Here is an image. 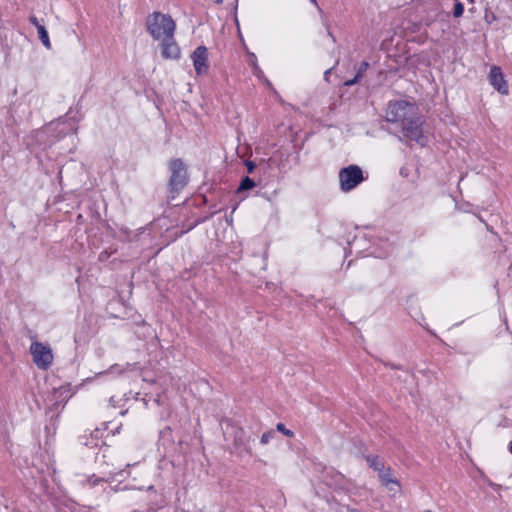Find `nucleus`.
I'll use <instances>...</instances> for the list:
<instances>
[{
	"mask_svg": "<svg viewBox=\"0 0 512 512\" xmlns=\"http://www.w3.org/2000/svg\"><path fill=\"white\" fill-rule=\"evenodd\" d=\"M147 31L154 40L160 41L174 35L176 24L168 14L153 12L147 17Z\"/></svg>",
	"mask_w": 512,
	"mask_h": 512,
	"instance_id": "obj_1",
	"label": "nucleus"
},
{
	"mask_svg": "<svg viewBox=\"0 0 512 512\" xmlns=\"http://www.w3.org/2000/svg\"><path fill=\"white\" fill-rule=\"evenodd\" d=\"M417 115L414 103L406 100L389 102L386 109V119L389 122H401L402 125Z\"/></svg>",
	"mask_w": 512,
	"mask_h": 512,
	"instance_id": "obj_2",
	"label": "nucleus"
},
{
	"mask_svg": "<svg viewBox=\"0 0 512 512\" xmlns=\"http://www.w3.org/2000/svg\"><path fill=\"white\" fill-rule=\"evenodd\" d=\"M339 189L348 193L357 188L367 177L364 176L362 168L356 164L343 167L338 173Z\"/></svg>",
	"mask_w": 512,
	"mask_h": 512,
	"instance_id": "obj_3",
	"label": "nucleus"
},
{
	"mask_svg": "<svg viewBox=\"0 0 512 512\" xmlns=\"http://www.w3.org/2000/svg\"><path fill=\"white\" fill-rule=\"evenodd\" d=\"M170 171V193H179L187 184V169L182 160L174 159L170 162Z\"/></svg>",
	"mask_w": 512,
	"mask_h": 512,
	"instance_id": "obj_4",
	"label": "nucleus"
},
{
	"mask_svg": "<svg viewBox=\"0 0 512 512\" xmlns=\"http://www.w3.org/2000/svg\"><path fill=\"white\" fill-rule=\"evenodd\" d=\"M422 120L416 115L407 123L403 124V135L410 141L416 142L418 145L424 147L428 143V135L422 128Z\"/></svg>",
	"mask_w": 512,
	"mask_h": 512,
	"instance_id": "obj_5",
	"label": "nucleus"
},
{
	"mask_svg": "<svg viewBox=\"0 0 512 512\" xmlns=\"http://www.w3.org/2000/svg\"><path fill=\"white\" fill-rule=\"evenodd\" d=\"M33 362L39 369L47 370L53 362V353L50 347L41 342H33L30 346Z\"/></svg>",
	"mask_w": 512,
	"mask_h": 512,
	"instance_id": "obj_6",
	"label": "nucleus"
},
{
	"mask_svg": "<svg viewBox=\"0 0 512 512\" xmlns=\"http://www.w3.org/2000/svg\"><path fill=\"white\" fill-rule=\"evenodd\" d=\"M193 68L197 76L207 75L210 69L209 50L206 46L200 45L190 54Z\"/></svg>",
	"mask_w": 512,
	"mask_h": 512,
	"instance_id": "obj_7",
	"label": "nucleus"
},
{
	"mask_svg": "<svg viewBox=\"0 0 512 512\" xmlns=\"http://www.w3.org/2000/svg\"><path fill=\"white\" fill-rule=\"evenodd\" d=\"M489 84L501 95L509 94V85L504 77L501 68L497 65H492L488 74Z\"/></svg>",
	"mask_w": 512,
	"mask_h": 512,
	"instance_id": "obj_8",
	"label": "nucleus"
},
{
	"mask_svg": "<svg viewBox=\"0 0 512 512\" xmlns=\"http://www.w3.org/2000/svg\"><path fill=\"white\" fill-rule=\"evenodd\" d=\"M161 56L167 60H177L181 56V50L175 41L174 35L160 40Z\"/></svg>",
	"mask_w": 512,
	"mask_h": 512,
	"instance_id": "obj_9",
	"label": "nucleus"
},
{
	"mask_svg": "<svg viewBox=\"0 0 512 512\" xmlns=\"http://www.w3.org/2000/svg\"><path fill=\"white\" fill-rule=\"evenodd\" d=\"M249 438L246 437L245 432L242 428H236L234 430L233 444L235 448L241 449L251 455V449L248 445Z\"/></svg>",
	"mask_w": 512,
	"mask_h": 512,
	"instance_id": "obj_10",
	"label": "nucleus"
},
{
	"mask_svg": "<svg viewBox=\"0 0 512 512\" xmlns=\"http://www.w3.org/2000/svg\"><path fill=\"white\" fill-rule=\"evenodd\" d=\"M101 438V431L99 429H95L89 435L83 434L79 437V443L83 446L94 448L99 445V441Z\"/></svg>",
	"mask_w": 512,
	"mask_h": 512,
	"instance_id": "obj_11",
	"label": "nucleus"
},
{
	"mask_svg": "<svg viewBox=\"0 0 512 512\" xmlns=\"http://www.w3.org/2000/svg\"><path fill=\"white\" fill-rule=\"evenodd\" d=\"M178 227L179 226H169V227H167V229L165 230L164 234L162 235V237L164 238V241H165V245H168L171 242H174L180 236H182L183 234H185L188 231H190L194 226H189L188 229L181 230V231H178Z\"/></svg>",
	"mask_w": 512,
	"mask_h": 512,
	"instance_id": "obj_12",
	"label": "nucleus"
},
{
	"mask_svg": "<svg viewBox=\"0 0 512 512\" xmlns=\"http://www.w3.org/2000/svg\"><path fill=\"white\" fill-rule=\"evenodd\" d=\"M53 396L55 398V405L59 404V400L67 401L71 396L70 385L68 384L66 386H60L59 388L54 389Z\"/></svg>",
	"mask_w": 512,
	"mask_h": 512,
	"instance_id": "obj_13",
	"label": "nucleus"
},
{
	"mask_svg": "<svg viewBox=\"0 0 512 512\" xmlns=\"http://www.w3.org/2000/svg\"><path fill=\"white\" fill-rule=\"evenodd\" d=\"M378 476L383 485L389 486V484H394L399 486V482L391 477V468L384 467L381 471L378 472Z\"/></svg>",
	"mask_w": 512,
	"mask_h": 512,
	"instance_id": "obj_14",
	"label": "nucleus"
},
{
	"mask_svg": "<svg viewBox=\"0 0 512 512\" xmlns=\"http://www.w3.org/2000/svg\"><path fill=\"white\" fill-rule=\"evenodd\" d=\"M365 459L369 467L374 471L379 472L385 467L384 462L378 455H367Z\"/></svg>",
	"mask_w": 512,
	"mask_h": 512,
	"instance_id": "obj_15",
	"label": "nucleus"
},
{
	"mask_svg": "<svg viewBox=\"0 0 512 512\" xmlns=\"http://www.w3.org/2000/svg\"><path fill=\"white\" fill-rule=\"evenodd\" d=\"M250 65L252 67V73L257 79L264 78V72L258 65L257 57L254 53H250Z\"/></svg>",
	"mask_w": 512,
	"mask_h": 512,
	"instance_id": "obj_16",
	"label": "nucleus"
},
{
	"mask_svg": "<svg viewBox=\"0 0 512 512\" xmlns=\"http://www.w3.org/2000/svg\"><path fill=\"white\" fill-rule=\"evenodd\" d=\"M37 32H38L39 39L42 42V44L45 46V48L51 49V42H50L49 35H48V32H47L45 26L38 27Z\"/></svg>",
	"mask_w": 512,
	"mask_h": 512,
	"instance_id": "obj_17",
	"label": "nucleus"
},
{
	"mask_svg": "<svg viewBox=\"0 0 512 512\" xmlns=\"http://www.w3.org/2000/svg\"><path fill=\"white\" fill-rule=\"evenodd\" d=\"M113 480V477L103 478V477H97L96 475H92L87 479L88 484L90 487H95L102 483H111Z\"/></svg>",
	"mask_w": 512,
	"mask_h": 512,
	"instance_id": "obj_18",
	"label": "nucleus"
},
{
	"mask_svg": "<svg viewBox=\"0 0 512 512\" xmlns=\"http://www.w3.org/2000/svg\"><path fill=\"white\" fill-rule=\"evenodd\" d=\"M255 185H256L255 181L253 179H251L250 177L246 176L241 180L239 187H238V192L250 190V189L254 188Z\"/></svg>",
	"mask_w": 512,
	"mask_h": 512,
	"instance_id": "obj_19",
	"label": "nucleus"
},
{
	"mask_svg": "<svg viewBox=\"0 0 512 512\" xmlns=\"http://www.w3.org/2000/svg\"><path fill=\"white\" fill-rule=\"evenodd\" d=\"M135 367V364L126 363L125 366H121L119 364L112 365L109 369L111 374H122L126 370H132Z\"/></svg>",
	"mask_w": 512,
	"mask_h": 512,
	"instance_id": "obj_20",
	"label": "nucleus"
},
{
	"mask_svg": "<svg viewBox=\"0 0 512 512\" xmlns=\"http://www.w3.org/2000/svg\"><path fill=\"white\" fill-rule=\"evenodd\" d=\"M275 437H276V431L270 429L262 434V436L260 438V443L262 445H267Z\"/></svg>",
	"mask_w": 512,
	"mask_h": 512,
	"instance_id": "obj_21",
	"label": "nucleus"
},
{
	"mask_svg": "<svg viewBox=\"0 0 512 512\" xmlns=\"http://www.w3.org/2000/svg\"><path fill=\"white\" fill-rule=\"evenodd\" d=\"M276 430L278 432L283 433L287 437H293L294 436V432L291 431L290 429H287L283 423H278L276 425Z\"/></svg>",
	"mask_w": 512,
	"mask_h": 512,
	"instance_id": "obj_22",
	"label": "nucleus"
},
{
	"mask_svg": "<svg viewBox=\"0 0 512 512\" xmlns=\"http://www.w3.org/2000/svg\"><path fill=\"white\" fill-rule=\"evenodd\" d=\"M463 12H464V5L461 2L457 1L454 6L453 15L455 17H460L463 15Z\"/></svg>",
	"mask_w": 512,
	"mask_h": 512,
	"instance_id": "obj_23",
	"label": "nucleus"
},
{
	"mask_svg": "<svg viewBox=\"0 0 512 512\" xmlns=\"http://www.w3.org/2000/svg\"><path fill=\"white\" fill-rule=\"evenodd\" d=\"M368 67H369V63L367 61H363L360 64V66L358 67L356 76H358L361 79L363 77V75L365 74V72L367 71Z\"/></svg>",
	"mask_w": 512,
	"mask_h": 512,
	"instance_id": "obj_24",
	"label": "nucleus"
},
{
	"mask_svg": "<svg viewBox=\"0 0 512 512\" xmlns=\"http://www.w3.org/2000/svg\"><path fill=\"white\" fill-rule=\"evenodd\" d=\"M322 23H323V26L327 30L328 36L333 40V42H335V37H334L333 33L330 30V25L328 24V22L325 19H322Z\"/></svg>",
	"mask_w": 512,
	"mask_h": 512,
	"instance_id": "obj_25",
	"label": "nucleus"
},
{
	"mask_svg": "<svg viewBox=\"0 0 512 512\" xmlns=\"http://www.w3.org/2000/svg\"><path fill=\"white\" fill-rule=\"evenodd\" d=\"M245 166L247 168L248 173H253L256 168V165L253 161L247 160L245 161Z\"/></svg>",
	"mask_w": 512,
	"mask_h": 512,
	"instance_id": "obj_26",
	"label": "nucleus"
},
{
	"mask_svg": "<svg viewBox=\"0 0 512 512\" xmlns=\"http://www.w3.org/2000/svg\"><path fill=\"white\" fill-rule=\"evenodd\" d=\"M29 21H30L31 24H33L36 27L37 30H38V27H42L43 26L42 24H40V22L38 21L37 17L34 16V15L29 17Z\"/></svg>",
	"mask_w": 512,
	"mask_h": 512,
	"instance_id": "obj_27",
	"label": "nucleus"
},
{
	"mask_svg": "<svg viewBox=\"0 0 512 512\" xmlns=\"http://www.w3.org/2000/svg\"><path fill=\"white\" fill-rule=\"evenodd\" d=\"M360 80V78L358 76L355 75L354 78L350 79V80H347L345 81L344 85L345 86H352L354 84H356L358 81Z\"/></svg>",
	"mask_w": 512,
	"mask_h": 512,
	"instance_id": "obj_28",
	"label": "nucleus"
},
{
	"mask_svg": "<svg viewBox=\"0 0 512 512\" xmlns=\"http://www.w3.org/2000/svg\"><path fill=\"white\" fill-rule=\"evenodd\" d=\"M126 486L124 487H121L120 484H117L115 486H110L109 489L113 492H118V491H122V490H126Z\"/></svg>",
	"mask_w": 512,
	"mask_h": 512,
	"instance_id": "obj_29",
	"label": "nucleus"
},
{
	"mask_svg": "<svg viewBox=\"0 0 512 512\" xmlns=\"http://www.w3.org/2000/svg\"><path fill=\"white\" fill-rule=\"evenodd\" d=\"M259 81H261L264 85H266L267 87L269 88H272V84L271 82L266 78V76L264 75V78L262 79H258Z\"/></svg>",
	"mask_w": 512,
	"mask_h": 512,
	"instance_id": "obj_30",
	"label": "nucleus"
},
{
	"mask_svg": "<svg viewBox=\"0 0 512 512\" xmlns=\"http://www.w3.org/2000/svg\"><path fill=\"white\" fill-rule=\"evenodd\" d=\"M107 258H108V254H107V252H106V251L101 252V253L99 254V260H100V261H105Z\"/></svg>",
	"mask_w": 512,
	"mask_h": 512,
	"instance_id": "obj_31",
	"label": "nucleus"
},
{
	"mask_svg": "<svg viewBox=\"0 0 512 512\" xmlns=\"http://www.w3.org/2000/svg\"><path fill=\"white\" fill-rule=\"evenodd\" d=\"M489 486H490L493 490H495V491H497L498 489H500V488H501V486H500L499 484H496V483H493V482H490V483H489Z\"/></svg>",
	"mask_w": 512,
	"mask_h": 512,
	"instance_id": "obj_32",
	"label": "nucleus"
},
{
	"mask_svg": "<svg viewBox=\"0 0 512 512\" xmlns=\"http://www.w3.org/2000/svg\"><path fill=\"white\" fill-rule=\"evenodd\" d=\"M331 71H332V68H329V69H327V70L324 72V79H325L326 81H329V75H330Z\"/></svg>",
	"mask_w": 512,
	"mask_h": 512,
	"instance_id": "obj_33",
	"label": "nucleus"
},
{
	"mask_svg": "<svg viewBox=\"0 0 512 512\" xmlns=\"http://www.w3.org/2000/svg\"><path fill=\"white\" fill-rule=\"evenodd\" d=\"M310 2L317 7V9L319 10L320 15L323 16V10L318 6L317 1L316 0H310Z\"/></svg>",
	"mask_w": 512,
	"mask_h": 512,
	"instance_id": "obj_34",
	"label": "nucleus"
},
{
	"mask_svg": "<svg viewBox=\"0 0 512 512\" xmlns=\"http://www.w3.org/2000/svg\"><path fill=\"white\" fill-rule=\"evenodd\" d=\"M487 230L490 231L492 234H496L493 230V226H486Z\"/></svg>",
	"mask_w": 512,
	"mask_h": 512,
	"instance_id": "obj_35",
	"label": "nucleus"
},
{
	"mask_svg": "<svg viewBox=\"0 0 512 512\" xmlns=\"http://www.w3.org/2000/svg\"><path fill=\"white\" fill-rule=\"evenodd\" d=\"M143 380H144V381H148V382H150V383H155V380H154V379H151V380H150V379H148V378H146V377H143Z\"/></svg>",
	"mask_w": 512,
	"mask_h": 512,
	"instance_id": "obj_36",
	"label": "nucleus"
},
{
	"mask_svg": "<svg viewBox=\"0 0 512 512\" xmlns=\"http://www.w3.org/2000/svg\"><path fill=\"white\" fill-rule=\"evenodd\" d=\"M508 450L512 454V441H510L508 444Z\"/></svg>",
	"mask_w": 512,
	"mask_h": 512,
	"instance_id": "obj_37",
	"label": "nucleus"
},
{
	"mask_svg": "<svg viewBox=\"0 0 512 512\" xmlns=\"http://www.w3.org/2000/svg\"><path fill=\"white\" fill-rule=\"evenodd\" d=\"M479 221L480 222H485L486 220L482 216H479Z\"/></svg>",
	"mask_w": 512,
	"mask_h": 512,
	"instance_id": "obj_38",
	"label": "nucleus"
},
{
	"mask_svg": "<svg viewBox=\"0 0 512 512\" xmlns=\"http://www.w3.org/2000/svg\"><path fill=\"white\" fill-rule=\"evenodd\" d=\"M215 3L220 4L223 0H213Z\"/></svg>",
	"mask_w": 512,
	"mask_h": 512,
	"instance_id": "obj_39",
	"label": "nucleus"
},
{
	"mask_svg": "<svg viewBox=\"0 0 512 512\" xmlns=\"http://www.w3.org/2000/svg\"><path fill=\"white\" fill-rule=\"evenodd\" d=\"M392 368H397V369H400L399 366H395V365H390Z\"/></svg>",
	"mask_w": 512,
	"mask_h": 512,
	"instance_id": "obj_40",
	"label": "nucleus"
}]
</instances>
